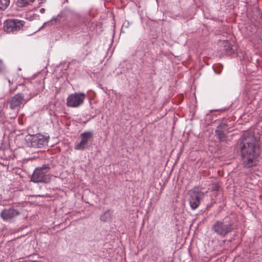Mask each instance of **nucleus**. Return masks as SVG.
I'll use <instances>...</instances> for the list:
<instances>
[{
    "label": "nucleus",
    "mask_w": 262,
    "mask_h": 262,
    "mask_svg": "<svg viewBox=\"0 0 262 262\" xmlns=\"http://www.w3.org/2000/svg\"><path fill=\"white\" fill-rule=\"evenodd\" d=\"M80 141L74 144V149L83 151L89 149L92 145L94 138V133L92 130L86 131L80 135Z\"/></svg>",
    "instance_id": "20e7f679"
},
{
    "label": "nucleus",
    "mask_w": 262,
    "mask_h": 262,
    "mask_svg": "<svg viewBox=\"0 0 262 262\" xmlns=\"http://www.w3.org/2000/svg\"><path fill=\"white\" fill-rule=\"evenodd\" d=\"M39 11H40V12L41 13H45V9H44V8H41V9H40Z\"/></svg>",
    "instance_id": "aec40b11"
},
{
    "label": "nucleus",
    "mask_w": 262,
    "mask_h": 262,
    "mask_svg": "<svg viewBox=\"0 0 262 262\" xmlns=\"http://www.w3.org/2000/svg\"><path fill=\"white\" fill-rule=\"evenodd\" d=\"M10 0H0V10H6L10 4Z\"/></svg>",
    "instance_id": "dca6fc26"
},
{
    "label": "nucleus",
    "mask_w": 262,
    "mask_h": 262,
    "mask_svg": "<svg viewBox=\"0 0 262 262\" xmlns=\"http://www.w3.org/2000/svg\"><path fill=\"white\" fill-rule=\"evenodd\" d=\"M215 134L220 142H223L225 141L226 135L225 134L224 130L221 129H215Z\"/></svg>",
    "instance_id": "ddd939ff"
},
{
    "label": "nucleus",
    "mask_w": 262,
    "mask_h": 262,
    "mask_svg": "<svg viewBox=\"0 0 262 262\" xmlns=\"http://www.w3.org/2000/svg\"><path fill=\"white\" fill-rule=\"evenodd\" d=\"M6 70V66L2 59H0V74L4 73Z\"/></svg>",
    "instance_id": "f3484780"
},
{
    "label": "nucleus",
    "mask_w": 262,
    "mask_h": 262,
    "mask_svg": "<svg viewBox=\"0 0 262 262\" xmlns=\"http://www.w3.org/2000/svg\"><path fill=\"white\" fill-rule=\"evenodd\" d=\"M239 144L241 152L242 165L247 168L255 166L257 164L255 150L257 140L253 136L245 137L243 135Z\"/></svg>",
    "instance_id": "f257e3e1"
},
{
    "label": "nucleus",
    "mask_w": 262,
    "mask_h": 262,
    "mask_svg": "<svg viewBox=\"0 0 262 262\" xmlns=\"http://www.w3.org/2000/svg\"><path fill=\"white\" fill-rule=\"evenodd\" d=\"M86 95L83 93L70 94L67 99V105L71 107H78L83 104Z\"/></svg>",
    "instance_id": "1a4fd4ad"
},
{
    "label": "nucleus",
    "mask_w": 262,
    "mask_h": 262,
    "mask_svg": "<svg viewBox=\"0 0 262 262\" xmlns=\"http://www.w3.org/2000/svg\"><path fill=\"white\" fill-rule=\"evenodd\" d=\"M79 24V21H72L68 23V26L71 30L76 32L81 29Z\"/></svg>",
    "instance_id": "f8f14e48"
},
{
    "label": "nucleus",
    "mask_w": 262,
    "mask_h": 262,
    "mask_svg": "<svg viewBox=\"0 0 262 262\" xmlns=\"http://www.w3.org/2000/svg\"><path fill=\"white\" fill-rule=\"evenodd\" d=\"M221 45L222 47L221 50L225 54L231 55L234 53L235 49L231 41L229 40H223Z\"/></svg>",
    "instance_id": "9b49d317"
},
{
    "label": "nucleus",
    "mask_w": 262,
    "mask_h": 262,
    "mask_svg": "<svg viewBox=\"0 0 262 262\" xmlns=\"http://www.w3.org/2000/svg\"><path fill=\"white\" fill-rule=\"evenodd\" d=\"M213 190H217V187H215V188H214L213 189Z\"/></svg>",
    "instance_id": "5701e85b"
},
{
    "label": "nucleus",
    "mask_w": 262,
    "mask_h": 262,
    "mask_svg": "<svg viewBox=\"0 0 262 262\" xmlns=\"http://www.w3.org/2000/svg\"><path fill=\"white\" fill-rule=\"evenodd\" d=\"M19 214L20 212L18 209L14 208L13 207H11L3 209L1 212L0 215L4 221H10V220Z\"/></svg>",
    "instance_id": "9d476101"
},
{
    "label": "nucleus",
    "mask_w": 262,
    "mask_h": 262,
    "mask_svg": "<svg viewBox=\"0 0 262 262\" xmlns=\"http://www.w3.org/2000/svg\"><path fill=\"white\" fill-rule=\"evenodd\" d=\"M49 169L48 164H43L41 167L36 168L32 174L31 181L35 183H48L50 179L47 173Z\"/></svg>",
    "instance_id": "39448f33"
},
{
    "label": "nucleus",
    "mask_w": 262,
    "mask_h": 262,
    "mask_svg": "<svg viewBox=\"0 0 262 262\" xmlns=\"http://www.w3.org/2000/svg\"><path fill=\"white\" fill-rule=\"evenodd\" d=\"M208 191H202L201 188L194 187L188 191L189 203L192 210L196 209L200 205L201 201L204 198Z\"/></svg>",
    "instance_id": "7ed1b4c3"
},
{
    "label": "nucleus",
    "mask_w": 262,
    "mask_h": 262,
    "mask_svg": "<svg viewBox=\"0 0 262 262\" xmlns=\"http://www.w3.org/2000/svg\"><path fill=\"white\" fill-rule=\"evenodd\" d=\"M5 79H6V80H7L8 81L9 85H11L13 83V82L12 81H11L10 79H8L7 78H6Z\"/></svg>",
    "instance_id": "6ab92c4d"
},
{
    "label": "nucleus",
    "mask_w": 262,
    "mask_h": 262,
    "mask_svg": "<svg viewBox=\"0 0 262 262\" xmlns=\"http://www.w3.org/2000/svg\"><path fill=\"white\" fill-rule=\"evenodd\" d=\"M128 25H129V23L127 21V24H126V25H125V23H124L123 25V26L125 27L126 28H127Z\"/></svg>",
    "instance_id": "412c9836"
},
{
    "label": "nucleus",
    "mask_w": 262,
    "mask_h": 262,
    "mask_svg": "<svg viewBox=\"0 0 262 262\" xmlns=\"http://www.w3.org/2000/svg\"><path fill=\"white\" fill-rule=\"evenodd\" d=\"M31 94L27 95L19 93L14 95L10 101V108L11 110H19L21 105L26 104L32 98Z\"/></svg>",
    "instance_id": "0eeeda50"
},
{
    "label": "nucleus",
    "mask_w": 262,
    "mask_h": 262,
    "mask_svg": "<svg viewBox=\"0 0 262 262\" xmlns=\"http://www.w3.org/2000/svg\"><path fill=\"white\" fill-rule=\"evenodd\" d=\"M24 24L23 20L8 19L4 23V30L7 33H16L23 28Z\"/></svg>",
    "instance_id": "6e6552de"
},
{
    "label": "nucleus",
    "mask_w": 262,
    "mask_h": 262,
    "mask_svg": "<svg viewBox=\"0 0 262 262\" xmlns=\"http://www.w3.org/2000/svg\"><path fill=\"white\" fill-rule=\"evenodd\" d=\"M228 124L226 123L221 122L217 126L216 129H221L225 131Z\"/></svg>",
    "instance_id": "a211bd4d"
},
{
    "label": "nucleus",
    "mask_w": 262,
    "mask_h": 262,
    "mask_svg": "<svg viewBox=\"0 0 262 262\" xmlns=\"http://www.w3.org/2000/svg\"><path fill=\"white\" fill-rule=\"evenodd\" d=\"M236 228V219L226 217L223 220L216 221L212 225L211 230L219 237L224 238Z\"/></svg>",
    "instance_id": "f03ea898"
},
{
    "label": "nucleus",
    "mask_w": 262,
    "mask_h": 262,
    "mask_svg": "<svg viewBox=\"0 0 262 262\" xmlns=\"http://www.w3.org/2000/svg\"><path fill=\"white\" fill-rule=\"evenodd\" d=\"M48 23H49V22H46L43 24V26L41 27V28H43L44 26H45L46 25V24H47Z\"/></svg>",
    "instance_id": "4be33fe9"
},
{
    "label": "nucleus",
    "mask_w": 262,
    "mask_h": 262,
    "mask_svg": "<svg viewBox=\"0 0 262 262\" xmlns=\"http://www.w3.org/2000/svg\"><path fill=\"white\" fill-rule=\"evenodd\" d=\"M49 136L41 134L35 135H29L28 143L30 146L34 148H41L47 145Z\"/></svg>",
    "instance_id": "423d86ee"
},
{
    "label": "nucleus",
    "mask_w": 262,
    "mask_h": 262,
    "mask_svg": "<svg viewBox=\"0 0 262 262\" xmlns=\"http://www.w3.org/2000/svg\"><path fill=\"white\" fill-rule=\"evenodd\" d=\"M111 219V214L110 210L105 211L103 214L100 216V220L103 222H107Z\"/></svg>",
    "instance_id": "2eb2a0df"
},
{
    "label": "nucleus",
    "mask_w": 262,
    "mask_h": 262,
    "mask_svg": "<svg viewBox=\"0 0 262 262\" xmlns=\"http://www.w3.org/2000/svg\"><path fill=\"white\" fill-rule=\"evenodd\" d=\"M35 0H17L16 5L19 7H26L34 3Z\"/></svg>",
    "instance_id": "4468645a"
}]
</instances>
